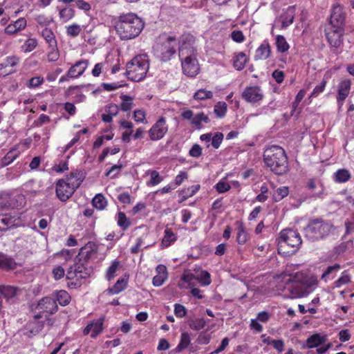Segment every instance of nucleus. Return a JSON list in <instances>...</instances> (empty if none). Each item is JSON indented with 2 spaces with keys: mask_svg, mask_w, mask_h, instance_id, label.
<instances>
[{
  "mask_svg": "<svg viewBox=\"0 0 354 354\" xmlns=\"http://www.w3.org/2000/svg\"><path fill=\"white\" fill-rule=\"evenodd\" d=\"M341 268L339 263H335L333 266H328L322 275V279H326L333 272H337Z\"/></svg>",
  "mask_w": 354,
  "mask_h": 354,
  "instance_id": "obj_64",
  "label": "nucleus"
},
{
  "mask_svg": "<svg viewBox=\"0 0 354 354\" xmlns=\"http://www.w3.org/2000/svg\"><path fill=\"white\" fill-rule=\"evenodd\" d=\"M17 263L15 260L6 254L0 252V270L5 272L14 270L17 268Z\"/></svg>",
  "mask_w": 354,
  "mask_h": 354,
  "instance_id": "obj_26",
  "label": "nucleus"
},
{
  "mask_svg": "<svg viewBox=\"0 0 354 354\" xmlns=\"http://www.w3.org/2000/svg\"><path fill=\"white\" fill-rule=\"evenodd\" d=\"M178 46L177 38L169 36L163 41L156 44L154 47L155 54L161 61L167 62L176 54Z\"/></svg>",
  "mask_w": 354,
  "mask_h": 354,
  "instance_id": "obj_11",
  "label": "nucleus"
},
{
  "mask_svg": "<svg viewBox=\"0 0 354 354\" xmlns=\"http://www.w3.org/2000/svg\"><path fill=\"white\" fill-rule=\"evenodd\" d=\"M122 268L121 261L118 259L113 260L111 265L107 268L105 273V277L108 281H111L116 276V272Z\"/></svg>",
  "mask_w": 354,
  "mask_h": 354,
  "instance_id": "obj_31",
  "label": "nucleus"
},
{
  "mask_svg": "<svg viewBox=\"0 0 354 354\" xmlns=\"http://www.w3.org/2000/svg\"><path fill=\"white\" fill-rule=\"evenodd\" d=\"M249 57L243 52L235 53L233 56V66L236 71H242L248 62Z\"/></svg>",
  "mask_w": 354,
  "mask_h": 354,
  "instance_id": "obj_30",
  "label": "nucleus"
},
{
  "mask_svg": "<svg viewBox=\"0 0 354 354\" xmlns=\"http://www.w3.org/2000/svg\"><path fill=\"white\" fill-rule=\"evenodd\" d=\"M196 50L193 47L183 46L179 48L183 73L191 77L197 75L200 71Z\"/></svg>",
  "mask_w": 354,
  "mask_h": 354,
  "instance_id": "obj_8",
  "label": "nucleus"
},
{
  "mask_svg": "<svg viewBox=\"0 0 354 354\" xmlns=\"http://www.w3.org/2000/svg\"><path fill=\"white\" fill-rule=\"evenodd\" d=\"M105 319L104 316L100 317L97 319L93 320L83 330V334L84 335H88L91 332V337L95 338L99 335L103 330V324Z\"/></svg>",
  "mask_w": 354,
  "mask_h": 354,
  "instance_id": "obj_18",
  "label": "nucleus"
},
{
  "mask_svg": "<svg viewBox=\"0 0 354 354\" xmlns=\"http://www.w3.org/2000/svg\"><path fill=\"white\" fill-rule=\"evenodd\" d=\"M128 286V279L119 278L116 283L107 289L110 295H117L124 290Z\"/></svg>",
  "mask_w": 354,
  "mask_h": 354,
  "instance_id": "obj_32",
  "label": "nucleus"
},
{
  "mask_svg": "<svg viewBox=\"0 0 354 354\" xmlns=\"http://www.w3.org/2000/svg\"><path fill=\"white\" fill-rule=\"evenodd\" d=\"M203 122L207 124L210 122V120L203 112H201L194 116L191 123L196 128L200 129L202 127L201 123Z\"/></svg>",
  "mask_w": 354,
  "mask_h": 354,
  "instance_id": "obj_40",
  "label": "nucleus"
},
{
  "mask_svg": "<svg viewBox=\"0 0 354 354\" xmlns=\"http://www.w3.org/2000/svg\"><path fill=\"white\" fill-rule=\"evenodd\" d=\"M41 35L45 41L48 44V47L57 46V42L55 35L50 28H45L42 30Z\"/></svg>",
  "mask_w": 354,
  "mask_h": 354,
  "instance_id": "obj_35",
  "label": "nucleus"
},
{
  "mask_svg": "<svg viewBox=\"0 0 354 354\" xmlns=\"http://www.w3.org/2000/svg\"><path fill=\"white\" fill-rule=\"evenodd\" d=\"M51 49L47 53V59L49 62H57L59 58V51L57 48V46L54 47H50Z\"/></svg>",
  "mask_w": 354,
  "mask_h": 354,
  "instance_id": "obj_54",
  "label": "nucleus"
},
{
  "mask_svg": "<svg viewBox=\"0 0 354 354\" xmlns=\"http://www.w3.org/2000/svg\"><path fill=\"white\" fill-rule=\"evenodd\" d=\"M121 103L120 104V109L124 112L129 111L133 107V100L134 97L126 94L122 93L120 95Z\"/></svg>",
  "mask_w": 354,
  "mask_h": 354,
  "instance_id": "obj_33",
  "label": "nucleus"
},
{
  "mask_svg": "<svg viewBox=\"0 0 354 354\" xmlns=\"http://www.w3.org/2000/svg\"><path fill=\"white\" fill-rule=\"evenodd\" d=\"M275 46L277 50L279 53H284L287 52L290 48V45L287 42L284 36L278 35L275 38Z\"/></svg>",
  "mask_w": 354,
  "mask_h": 354,
  "instance_id": "obj_36",
  "label": "nucleus"
},
{
  "mask_svg": "<svg viewBox=\"0 0 354 354\" xmlns=\"http://www.w3.org/2000/svg\"><path fill=\"white\" fill-rule=\"evenodd\" d=\"M241 97L246 102L256 104L263 100L264 94L261 86H251L245 88Z\"/></svg>",
  "mask_w": 354,
  "mask_h": 354,
  "instance_id": "obj_15",
  "label": "nucleus"
},
{
  "mask_svg": "<svg viewBox=\"0 0 354 354\" xmlns=\"http://www.w3.org/2000/svg\"><path fill=\"white\" fill-rule=\"evenodd\" d=\"M278 253L284 257L293 254L302 243L300 234L293 230H283L277 239Z\"/></svg>",
  "mask_w": 354,
  "mask_h": 354,
  "instance_id": "obj_4",
  "label": "nucleus"
},
{
  "mask_svg": "<svg viewBox=\"0 0 354 354\" xmlns=\"http://www.w3.org/2000/svg\"><path fill=\"white\" fill-rule=\"evenodd\" d=\"M351 178L350 171L346 169H339L333 174V180L338 183H344L348 181Z\"/></svg>",
  "mask_w": 354,
  "mask_h": 354,
  "instance_id": "obj_34",
  "label": "nucleus"
},
{
  "mask_svg": "<svg viewBox=\"0 0 354 354\" xmlns=\"http://www.w3.org/2000/svg\"><path fill=\"white\" fill-rule=\"evenodd\" d=\"M232 39L236 43H242L245 41V37L241 30H235L231 32Z\"/></svg>",
  "mask_w": 354,
  "mask_h": 354,
  "instance_id": "obj_63",
  "label": "nucleus"
},
{
  "mask_svg": "<svg viewBox=\"0 0 354 354\" xmlns=\"http://www.w3.org/2000/svg\"><path fill=\"white\" fill-rule=\"evenodd\" d=\"M148 174L150 175V179L147 183L148 186H156L160 183L163 178L156 170H149Z\"/></svg>",
  "mask_w": 354,
  "mask_h": 354,
  "instance_id": "obj_46",
  "label": "nucleus"
},
{
  "mask_svg": "<svg viewBox=\"0 0 354 354\" xmlns=\"http://www.w3.org/2000/svg\"><path fill=\"white\" fill-rule=\"evenodd\" d=\"M37 45V39L36 38L30 37L25 41L21 48L24 53H30L35 49Z\"/></svg>",
  "mask_w": 354,
  "mask_h": 354,
  "instance_id": "obj_45",
  "label": "nucleus"
},
{
  "mask_svg": "<svg viewBox=\"0 0 354 354\" xmlns=\"http://www.w3.org/2000/svg\"><path fill=\"white\" fill-rule=\"evenodd\" d=\"M317 284V280L314 277L297 273L288 289L292 298H301L308 295Z\"/></svg>",
  "mask_w": 354,
  "mask_h": 354,
  "instance_id": "obj_6",
  "label": "nucleus"
},
{
  "mask_svg": "<svg viewBox=\"0 0 354 354\" xmlns=\"http://www.w3.org/2000/svg\"><path fill=\"white\" fill-rule=\"evenodd\" d=\"M145 26V23L137 15L129 12L122 14L115 22V29L122 40L137 37Z\"/></svg>",
  "mask_w": 354,
  "mask_h": 354,
  "instance_id": "obj_1",
  "label": "nucleus"
},
{
  "mask_svg": "<svg viewBox=\"0 0 354 354\" xmlns=\"http://www.w3.org/2000/svg\"><path fill=\"white\" fill-rule=\"evenodd\" d=\"M227 111V104L225 102L220 101L217 102L214 107V113L218 118H223L225 116Z\"/></svg>",
  "mask_w": 354,
  "mask_h": 354,
  "instance_id": "obj_43",
  "label": "nucleus"
},
{
  "mask_svg": "<svg viewBox=\"0 0 354 354\" xmlns=\"http://www.w3.org/2000/svg\"><path fill=\"white\" fill-rule=\"evenodd\" d=\"M351 281V277L348 272L346 270H344L342 272L341 276L337 279L333 285L335 288H339L342 287L343 285L347 284Z\"/></svg>",
  "mask_w": 354,
  "mask_h": 354,
  "instance_id": "obj_48",
  "label": "nucleus"
},
{
  "mask_svg": "<svg viewBox=\"0 0 354 354\" xmlns=\"http://www.w3.org/2000/svg\"><path fill=\"white\" fill-rule=\"evenodd\" d=\"M91 272L92 270L88 264L75 259L74 264L68 268L66 273L68 287L70 288L80 287L84 281L90 277Z\"/></svg>",
  "mask_w": 354,
  "mask_h": 354,
  "instance_id": "obj_7",
  "label": "nucleus"
},
{
  "mask_svg": "<svg viewBox=\"0 0 354 354\" xmlns=\"http://www.w3.org/2000/svg\"><path fill=\"white\" fill-rule=\"evenodd\" d=\"M196 279L203 286H209L212 283L211 275L207 270H202Z\"/></svg>",
  "mask_w": 354,
  "mask_h": 354,
  "instance_id": "obj_51",
  "label": "nucleus"
},
{
  "mask_svg": "<svg viewBox=\"0 0 354 354\" xmlns=\"http://www.w3.org/2000/svg\"><path fill=\"white\" fill-rule=\"evenodd\" d=\"M83 181L82 174L80 171L71 172L66 179H59L56 183L55 192L61 201H66L70 198L76 189Z\"/></svg>",
  "mask_w": 354,
  "mask_h": 354,
  "instance_id": "obj_3",
  "label": "nucleus"
},
{
  "mask_svg": "<svg viewBox=\"0 0 354 354\" xmlns=\"http://www.w3.org/2000/svg\"><path fill=\"white\" fill-rule=\"evenodd\" d=\"M150 65V60L147 54L135 56L126 65V75L129 80L140 82L147 75Z\"/></svg>",
  "mask_w": 354,
  "mask_h": 354,
  "instance_id": "obj_5",
  "label": "nucleus"
},
{
  "mask_svg": "<svg viewBox=\"0 0 354 354\" xmlns=\"http://www.w3.org/2000/svg\"><path fill=\"white\" fill-rule=\"evenodd\" d=\"M92 205L99 210H104L108 205V201L102 194H97L92 200Z\"/></svg>",
  "mask_w": 354,
  "mask_h": 354,
  "instance_id": "obj_37",
  "label": "nucleus"
},
{
  "mask_svg": "<svg viewBox=\"0 0 354 354\" xmlns=\"http://www.w3.org/2000/svg\"><path fill=\"white\" fill-rule=\"evenodd\" d=\"M157 274L153 277L152 283L155 287L161 286L168 278L167 267L165 265L159 264L156 268Z\"/></svg>",
  "mask_w": 354,
  "mask_h": 354,
  "instance_id": "obj_24",
  "label": "nucleus"
},
{
  "mask_svg": "<svg viewBox=\"0 0 354 354\" xmlns=\"http://www.w3.org/2000/svg\"><path fill=\"white\" fill-rule=\"evenodd\" d=\"M263 158L266 166L276 175H283L288 171V156L281 147H267L263 151Z\"/></svg>",
  "mask_w": 354,
  "mask_h": 354,
  "instance_id": "obj_2",
  "label": "nucleus"
},
{
  "mask_svg": "<svg viewBox=\"0 0 354 354\" xmlns=\"http://www.w3.org/2000/svg\"><path fill=\"white\" fill-rule=\"evenodd\" d=\"M178 239V235L171 228L166 227L164 231V236L162 238L160 247L161 249L169 248Z\"/></svg>",
  "mask_w": 354,
  "mask_h": 354,
  "instance_id": "obj_28",
  "label": "nucleus"
},
{
  "mask_svg": "<svg viewBox=\"0 0 354 354\" xmlns=\"http://www.w3.org/2000/svg\"><path fill=\"white\" fill-rule=\"evenodd\" d=\"M174 312L177 317L183 318L186 316L187 310L183 305L180 304H175Z\"/></svg>",
  "mask_w": 354,
  "mask_h": 354,
  "instance_id": "obj_59",
  "label": "nucleus"
},
{
  "mask_svg": "<svg viewBox=\"0 0 354 354\" xmlns=\"http://www.w3.org/2000/svg\"><path fill=\"white\" fill-rule=\"evenodd\" d=\"M236 230V241L239 245H245L250 239L246 227L241 221L234 223Z\"/></svg>",
  "mask_w": 354,
  "mask_h": 354,
  "instance_id": "obj_23",
  "label": "nucleus"
},
{
  "mask_svg": "<svg viewBox=\"0 0 354 354\" xmlns=\"http://www.w3.org/2000/svg\"><path fill=\"white\" fill-rule=\"evenodd\" d=\"M17 157L14 151H8L1 160V167H6L11 164Z\"/></svg>",
  "mask_w": 354,
  "mask_h": 354,
  "instance_id": "obj_53",
  "label": "nucleus"
},
{
  "mask_svg": "<svg viewBox=\"0 0 354 354\" xmlns=\"http://www.w3.org/2000/svg\"><path fill=\"white\" fill-rule=\"evenodd\" d=\"M351 87V81L349 79H344L340 81L337 86V102L339 107L343 105L346 97L348 96Z\"/></svg>",
  "mask_w": 354,
  "mask_h": 354,
  "instance_id": "obj_19",
  "label": "nucleus"
},
{
  "mask_svg": "<svg viewBox=\"0 0 354 354\" xmlns=\"http://www.w3.org/2000/svg\"><path fill=\"white\" fill-rule=\"evenodd\" d=\"M326 339L327 338L326 335H322L320 333H314L307 338L305 344L302 346V348H317L320 345L324 344Z\"/></svg>",
  "mask_w": 354,
  "mask_h": 354,
  "instance_id": "obj_27",
  "label": "nucleus"
},
{
  "mask_svg": "<svg viewBox=\"0 0 354 354\" xmlns=\"http://www.w3.org/2000/svg\"><path fill=\"white\" fill-rule=\"evenodd\" d=\"M119 109V106L115 104L111 103L106 105L105 106L106 113H104L102 115V121L106 123L112 122L113 118L118 115Z\"/></svg>",
  "mask_w": 354,
  "mask_h": 354,
  "instance_id": "obj_29",
  "label": "nucleus"
},
{
  "mask_svg": "<svg viewBox=\"0 0 354 354\" xmlns=\"http://www.w3.org/2000/svg\"><path fill=\"white\" fill-rule=\"evenodd\" d=\"M44 77L41 76L34 77L29 80L27 86L30 88H35L41 86L44 83Z\"/></svg>",
  "mask_w": 354,
  "mask_h": 354,
  "instance_id": "obj_57",
  "label": "nucleus"
},
{
  "mask_svg": "<svg viewBox=\"0 0 354 354\" xmlns=\"http://www.w3.org/2000/svg\"><path fill=\"white\" fill-rule=\"evenodd\" d=\"M20 62L19 57L16 55L8 56L2 63H0V76L6 77L15 73L12 68L17 66Z\"/></svg>",
  "mask_w": 354,
  "mask_h": 354,
  "instance_id": "obj_17",
  "label": "nucleus"
},
{
  "mask_svg": "<svg viewBox=\"0 0 354 354\" xmlns=\"http://www.w3.org/2000/svg\"><path fill=\"white\" fill-rule=\"evenodd\" d=\"M343 33V27L330 26L328 28L326 36L331 48L337 49L342 45Z\"/></svg>",
  "mask_w": 354,
  "mask_h": 354,
  "instance_id": "obj_16",
  "label": "nucleus"
},
{
  "mask_svg": "<svg viewBox=\"0 0 354 354\" xmlns=\"http://www.w3.org/2000/svg\"><path fill=\"white\" fill-rule=\"evenodd\" d=\"M191 342L190 336L188 333H182L180 335V339L176 347V352H181L188 347Z\"/></svg>",
  "mask_w": 354,
  "mask_h": 354,
  "instance_id": "obj_41",
  "label": "nucleus"
},
{
  "mask_svg": "<svg viewBox=\"0 0 354 354\" xmlns=\"http://www.w3.org/2000/svg\"><path fill=\"white\" fill-rule=\"evenodd\" d=\"M56 302L62 306H67L71 301V296L66 290H59L56 294Z\"/></svg>",
  "mask_w": 354,
  "mask_h": 354,
  "instance_id": "obj_44",
  "label": "nucleus"
},
{
  "mask_svg": "<svg viewBox=\"0 0 354 354\" xmlns=\"http://www.w3.org/2000/svg\"><path fill=\"white\" fill-rule=\"evenodd\" d=\"M59 17L64 22H66L75 16V10L72 8H64L59 11Z\"/></svg>",
  "mask_w": 354,
  "mask_h": 354,
  "instance_id": "obj_49",
  "label": "nucleus"
},
{
  "mask_svg": "<svg viewBox=\"0 0 354 354\" xmlns=\"http://www.w3.org/2000/svg\"><path fill=\"white\" fill-rule=\"evenodd\" d=\"M122 167V164L114 165L106 171L105 176L113 178L120 172Z\"/></svg>",
  "mask_w": 354,
  "mask_h": 354,
  "instance_id": "obj_56",
  "label": "nucleus"
},
{
  "mask_svg": "<svg viewBox=\"0 0 354 354\" xmlns=\"http://www.w3.org/2000/svg\"><path fill=\"white\" fill-rule=\"evenodd\" d=\"M205 325L206 322L203 318L196 319L189 324L190 328L196 330H200L203 328Z\"/></svg>",
  "mask_w": 354,
  "mask_h": 354,
  "instance_id": "obj_62",
  "label": "nucleus"
},
{
  "mask_svg": "<svg viewBox=\"0 0 354 354\" xmlns=\"http://www.w3.org/2000/svg\"><path fill=\"white\" fill-rule=\"evenodd\" d=\"M223 134L221 132H216L212 136V145L214 149H218L223 140Z\"/></svg>",
  "mask_w": 354,
  "mask_h": 354,
  "instance_id": "obj_58",
  "label": "nucleus"
},
{
  "mask_svg": "<svg viewBox=\"0 0 354 354\" xmlns=\"http://www.w3.org/2000/svg\"><path fill=\"white\" fill-rule=\"evenodd\" d=\"M271 46L268 39H265L255 50L254 59L266 60L271 55Z\"/></svg>",
  "mask_w": 354,
  "mask_h": 354,
  "instance_id": "obj_21",
  "label": "nucleus"
},
{
  "mask_svg": "<svg viewBox=\"0 0 354 354\" xmlns=\"http://www.w3.org/2000/svg\"><path fill=\"white\" fill-rule=\"evenodd\" d=\"M82 27L77 24H73L66 26V33L68 37H76L82 32Z\"/></svg>",
  "mask_w": 354,
  "mask_h": 354,
  "instance_id": "obj_47",
  "label": "nucleus"
},
{
  "mask_svg": "<svg viewBox=\"0 0 354 354\" xmlns=\"http://www.w3.org/2000/svg\"><path fill=\"white\" fill-rule=\"evenodd\" d=\"M201 186L200 185H194L190 187H188L187 188H184L181 190L182 194V200L181 201H184L187 200V198L193 196L195 195L198 191L200 189Z\"/></svg>",
  "mask_w": 354,
  "mask_h": 354,
  "instance_id": "obj_39",
  "label": "nucleus"
},
{
  "mask_svg": "<svg viewBox=\"0 0 354 354\" xmlns=\"http://www.w3.org/2000/svg\"><path fill=\"white\" fill-rule=\"evenodd\" d=\"M17 291L18 288L14 286H8L1 288V292L5 297L8 299L14 297L17 295Z\"/></svg>",
  "mask_w": 354,
  "mask_h": 354,
  "instance_id": "obj_52",
  "label": "nucleus"
},
{
  "mask_svg": "<svg viewBox=\"0 0 354 354\" xmlns=\"http://www.w3.org/2000/svg\"><path fill=\"white\" fill-rule=\"evenodd\" d=\"M333 225L322 218L310 220L304 228L305 236L311 241H318L324 239L331 232Z\"/></svg>",
  "mask_w": 354,
  "mask_h": 354,
  "instance_id": "obj_9",
  "label": "nucleus"
},
{
  "mask_svg": "<svg viewBox=\"0 0 354 354\" xmlns=\"http://www.w3.org/2000/svg\"><path fill=\"white\" fill-rule=\"evenodd\" d=\"M89 64L88 59H81L76 62L68 70V75L72 80L77 79L82 76Z\"/></svg>",
  "mask_w": 354,
  "mask_h": 354,
  "instance_id": "obj_20",
  "label": "nucleus"
},
{
  "mask_svg": "<svg viewBox=\"0 0 354 354\" xmlns=\"http://www.w3.org/2000/svg\"><path fill=\"white\" fill-rule=\"evenodd\" d=\"M21 225L20 215L17 212L0 214V231H6Z\"/></svg>",
  "mask_w": 354,
  "mask_h": 354,
  "instance_id": "obj_14",
  "label": "nucleus"
},
{
  "mask_svg": "<svg viewBox=\"0 0 354 354\" xmlns=\"http://www.w3.org/2000/svg\"><path fill=\"white\" fill-rule=\"evenodd\" d=\"M117 224L123 230L126 231L131 225V220L127 217L126 214L122 212L117 214Z\"/></svg>",
  "mask_w": 354,
  "mask_h": 354,
  "instance_id": "obj_38",
  "label": "nucleus"
},
{
  "mask_svg": "<svg viewBox=\"0 0 354 354\" xmlns=\"http://www.w3.org/2000/svg\"><path fill=\"white\" fill-rule=\"evenodd\" d=\"M215 189L218 193H225L231 189L230 185L223 180H221L215 185Z\"/></svg>",
  "mask_w": 354,
  "mask_h": 354,
  "instance_id": "obj_60",
  "label": "nucleus"
},
{
  "mask_svg": "<svg viewBox=\"0 0 354 354\" xmlns=\"http://www.w3.org/2000/svg\"><path fill=\"white\" fill-rule=\"evenodd\" d=\"M295 6H288L281 15L279 19L281 21V28H286L293 23L295 16Z\"/></svg>",
  "mask_w": 354,
  "mask_h": 354,
  "instance_id": "obj_25",
  "label": "nucleus"
},
{
  "mask_svg": "<svg viewBox=\"0 0 354 354\" xmlns=\"http://www.w3.org/2000/svg\"><path fill=\"white\" fill-rule=\"evenodd\" d=\"M168 129L169 126L167 123L166 118L160 116L148 131L149 139L151 141L161 140L167 134Z\"/></svg>",
  "mask_w": 354,
  "mask_h": 354,
  "instance_id": "obj_12",
  "label": "nucleus"
},
{
  "mask_svg": "<svg viewBox=\"0 0 354 354\" xmlns=\"http://www.w3.org/2000/svg\"><path fill=\"white\" fill-rule=\"evenodd\" d=\"M52 170L56 173L61 174L68 170V161L66 160H61L58 164L52 167Z\"/></svg>",
  "mask_w": 354,
  "mask_h": 354,
  "instance_id": "obj_55",
  "label": "nucleus"
},
{
  "mask_svg": "<svg viewBox=\"0 0 354 354\" xmlns=\"http://www.w3.org/2000/svg\"><path fill=\"white\" fill-rule=\"evenodd\" d=\"M35 310L36 314L34 315L35 319L44 317L47 320L48 324L52 326L53 322L49 317L57 312L58 306L55 299L51 297H44L39 300Z\"/></svg>",
  "mask_w": 354,
  "mask_h": 354,
  "instance_id": "obj_10",
  "label": "nucleus"
},
{
  "mask_svg": "<svg viewBox=\"0 0 354 354\" xmlns=\"http://www.w3.org/2000/svg\"><path fill=\"white\" fill-rule=\"evenodd\" d=\"M289 194V188L288 186H281L278 187L272 194L274 201L279 202L286 197Z\"/></svg>",
  "mask_w": 354,
  "mask_h": 354,
  "instance_id": "obj_42",
  "label": "nucleus"
},
{
  "mask_svg": "<svg viewBox=\"0 0 354 354\" xmlns=\"http://www.w3.org/2000/svg\"><path fill=\"white\" fill-rule=\"evenodd\" d=\"M326 85V82L325 80H323L319 85H317L309 96V98L317 97L320 93H323Z\"/></svg>",
  "mask_w": 354,
  "mask_h": 354,
  "instance_id": "obj_61",
  "label": "nucleus"
},
{
  "mask_svg": "<svg viewBox=\"0 0 354 354\" xmlns=\"http://www.w3.org/2000/svg\"><path fill=\"white\" fill-rule=\"evenodd\" d=\"M97 254L98 245L93 241H88L80 248L75 259L88 264L90 261L94 260L97 258Z\"/></svg>",
  "mask_w": 354,
  "mask_h": 354,
  "instance_id": "obj_13",
  "label": "nucleus"
},
{
  "mask_svg": "<svg viewBox=\"0 0 354 354\" xmlns=\"http://www.w3.org/2000/svg\"><path fill=\"white\" fill-rule=\"evenodd\" d=\"M344 21V15L340 5L333 6L330 15V26L342 27Z\"/></svg>",
  "mask_w": 354,
  "mask_h": 354,
  "instance_id": "obj_22",
  "label": "nucleus"
},
{
  "mask_svg": "<svg viewBox=\"0 0 354 354\" xmlns=\"http://www.w3.org/2000/svg\"><path fill=\"white\" fill-rule=\"evenodd\" d=\"M213 97V93L206 89H199L194 95V98L197 100H204L211 99Z\"/></svg>",
  "mask_w": 354,
  "mask_h": 354,
  "instance_id": "obj_50",
  "label": "nucleus"
}]
</instances>
